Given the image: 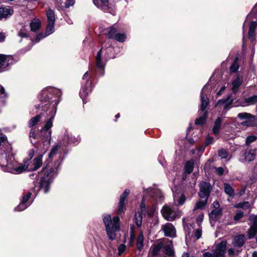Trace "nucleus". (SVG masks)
<instances>
[{
  "mask_svg": "<svg viewBox=\"0 0 257 257\" xmlns=\"http://www.w3.org/2000/svg\"><path fill=\"white\" fill-rule=\"evenodd\" d=\"M174 254L171 241L160 242L151 246L148 257H166Z\"/></svg>",
  "mask_w": 257,
  "mask_h": 257,
  "instance_id": "obj_1",
  "label": "nucleus"
},
{
  "mask_svg": "<svg viewBox=\"0 0 257 257\" xmlns=\"http://www.w3.org/2000/svg\"><path fill=\"white\" fill-rule=\"evenodd\" d=\"M103 220L106 227L108 238L110 240L114 239L116 236L115 232L119 228V217L115 216L112 220L110 215L108 214L103 216Z\"/></svg>",
  "mask_w": 257,
  "mask_h": 257,
  "instance_id": "obj_2",
  "label": "nucleus"
},
{
  "mask_svg": "<svg viewBox=\"0 0 257 257\" xmlns=\"http://www.w3.org/2000/svg\"><path fill=\"white\" fill-rule=\"evenodd\" d=\"M43 171H45V175L41 179L40 188L44 189V193H47L49 190L50 184L56 174L53 168H50L49 172H47L45 169H44Z\"/></svg>",
  "mask_w": 257,
  "mask_h": 257,
  "instance_id": "obj_3",
  "label": "nucleus"
},
{
  "mask_svg": "<svg viewBox=\"0 0 257 257\" xmlns=\"http://www.w3.org/2000/svg\"><path fill=\"white\" fill-rule=\"evenodd\" d=\"M161 213L164 218L170 221H173L180 216V212L178 210L173 209L168 206H164L161 210Z\"/></svg>",
  "mask_w": 257,
  "mask_h": 257,
  "instance_id": "obj_4",
  "label": "nucleus"
},
{
  "mask_svg": "<svg viewBox=\"0 0 257 257\" xmlns=\"http://www.w3.org/2000/svg\"><path fill=\"white\" fill-rule=\"evenodd\" d=\"M226 241H222L218 243L216 247V249L211 253L209 252H206L203 254L204 257H224L226 251Z\"/></svg>",
  "mask_w": 257,
  "mask_h": 257,
  "instance_id": "obj_5",
  "label": "nucleus"
},
{
  "mask_svg": "<svg viewBox=\"0 0 257 257\" xmlns=\"http://www.w3.org/2000/svg\"><path fill=\"white\" fill-rule=\"evenodd\" d=\"M56 110L54 109V114H53L50 117V119L46 122L43 128L42 131H41V135H44V137L41 139V140L45 141H49L51 139V131L49 130L52 126L53 119L55 115Z\"/></svg>",
  "mask_w": 257,
  "mask_h": 257,
  "instance_id": "obj_6",
  "label": "nucleus"
},
{
  "mask_svg": "<svg viewBox=\"0 0 257 257\" xmlns=\"http://www.w3.org/2000/svg\"><path fill=\"white\" fill-rule=\"evenodd\" d=\"M200 192L199 195L201 199L207 200L212 189L211 184L206 182H201L199 184Z\"/></svg>",
  "mask_w": 257,
  "mask_h": 257,
  "instance_id": "obj_7",
  "label": "nucleus"
},
{
  "mask_svg": "<svg viewBox=\"0 0 257 257\" xmlns=\"http://www.w3.org/2000/svg\"><path fill=\"white\" fill-rule=\"evenodd\" d=\"M237 117L240 120H245L240 123V124L244 126H251L253 125L255 116L247 112L239 113Z\"/></svg>",
  "mask_w": 257,
  "mask_h": 257,
  "instance_id": "obj_8",
  "label": "nucleus"
},
{
  "mask_svg": "<svg viewBox=\"0 0 257 257\" xmlns=\"http://www.w3.org/2000/svg\"><path fill=\"white\" fill-rule=\"evenodd\" d=\"M248 220L250 221L249 228L248 230V237L250 239L253 238L257 233V215L251 214Z\"/></svg>",
  "mask_w": 257,
  "mask_h": 257,
  "instance_id": "obj_9",
  "label": "nucleus"
},
{
  "mask_svg": "<svg viewBox=\"0 0 257 257\" xmlns=\"http://www.w3.org/2000/svg\"><path fill=\"white\" fill-rule=\"evenodd\" d=\"M13 63V59L11 56L0 54V72L4 71Z\"/></svg>",
  "mask_w": 257,
  "mask_h": 257,
  "instance_id": "obj_10",
  "label": "nucleus"
},
{
  "mask_svg": "<svg viewBox=\"0 0 257 257\" xmlns=\"http://www.w3.org/2000/svg\"><path fill=\"white\" fill-rule=\"evenodd\" d=\"M162 230L164 231L166 236L173 237L176 236V230L173 225L167 223L162 226Z\"/></svg>",
  "mask_w": 257,
  "mask_h": 257,
  "instance_id": "obj_11",
  "label": "nucleus"
},
{
  "mask_svg": "<svg viewBox=\"0 0 257 257\" xmlns=\"http://www.w3.org/2000/svg\"><path fill=\"white\" fill-rule=\"evenodd\" d=\"M128 193L129 191H127V190H125L120 197L119 202L117 210V213L119 215L121 214L122 212H124V210L125 209L124 202Z\"/></svg>",
  "mask_w": 257,
  "mask_h": 257,
  "instance_id": "obj_12",
  "label": "nucleus"
},
{
  "mask_svg": "<svg viewBox=\"0 0 257 257\" xmlns=\"http://www.w3.org/2000/svg\"><path fill=\"white\" fill-rule=\"evenodd\" d=\"M222 215V211L221 208L212 210L209 213V219L210 222H215L218 220Z\"/></svg>",
  "mask_w": 257,
  "mask_h": 257,
  "instance_id": "obj_13",
  "label": "nucleus"
},
{
  "mask_svg": "<svg viewBox=\"0 0 257 257\" xmlns=\"http://www.w3.org/2000/svg\"><path fill=\"white\" fill-rule=\"evenodd\" d=\"M256 149H247L244 153V160L246 162H250L253 161L256 156Z\"/></svg>",
  "mask_w": 257,
  "mask_h": 257,
  "instance_id": "obj_14",
  "label": "nucleus"
},
{
  "mask_svg": "<svg viewBox=\"0 0 257 257\" xmlns=\"http://www.w3.org/2000/svg\"><path fill=\"white\" fill-rule=\"evenodd\" d=\"M245 241V237L243 234H240L233 238L232 244L235 247H240L243 245Z\"/></svg>",
  "mask_w": 257,
  "mask_h": 257,
  "instance_id": "obj_15",
  "label": "nucleus"
},
{
  "mask_svg": "<svg viewBox=\"0 0 257 257\" xmlns=\"http://www.w3.org/2000/svg\"><path fill=\"white\" fill-rule=\"evenodd\" d=\"M205 88L203 87L202 91L201 92V105H200V110L201 112H206L205 110L206 107L209 104V100L206 95H204L203 93V91L204 90Z\"/></svg>",
  "mask_w": 257,
  "mask_h": 257,
  "instance_id": "obj_16",
  "label": "nucleus"
},
{
  "mask_svg": "<svg viewBox=\"0 0 257 257\" xmlns=\"http://www.w3.org/2000/svg\"><path fill=\"white\" fill-rule=\"evenodd\" d=\"M93 2L96 6L104 11L110 8L108 0H93Z\"/></svg>",
  "mask_w": 257,
  "mask_h": 257,
  "instance_id": "obj_17",
  "label": "nucleus"
},
{
  "mask_svg": "<svg viewBox=\"0 0 257 257\" xmlns=\"http://www.w3.org/2000/svg\"><path fill=\"white\" fill-rule=\"evenodd\" d=\"M231 96L228 95L226 98L219 99L217 102V104H224V109L226 111L229 108L230 105H231L233 102V99H230Z\"/></svg>",
  "mask_w": 257,
  "mask_h": 257,
  "instance_id": "obj_18",
  "label": "nucleus"
},
{
  "mask_svg": "<svg viewBox=\"0 0 257 257\" xmlns=\"http://www.w3.org/2000/svg\"><path fill=\"white\" fill-rule=\"evenodd\" d=\"M38 131L34 130H31L29 134V137L32 144L33 145L36 144L37 142L39 141L40 138H42L44 135H41V132L39 136H38Z\"/></svg>",
  "mask_w": 257,
  "mask_h": 257,
  "instance_id": "obj_19",
  "label": "nucleus"
},
{
  "mask_svg": "<svg viewBox=\"0 0 257 257\" xmlns=\"http://www.w3.org/2000/svg\"><path fill=\"white\" fill-rule=\"evenodd\" d=\"M56 3L61 8H69L74 5V0H56Z\"/></svg>",
  "mask_w": 257,
  "mask_h": 257,
  "instance_id": "obj_20",
  "label": "nucleus"
},
{
  "mask_svg": "<svg viewBox=\"0 0 257 257\" xmlns=\"http://www.w3.org/2000/svg\"><path fill=\"white\" fill-rule=\"evenodd\" d=\"M243 78L241 76H238L236 78L232 81V87L231 88L232 91L236 93L238 91V87L240 86L242 83Z\"/></svg>",
  "mask_w": 257,
  "mask_h": 257,
  "instance_id": "obj_21",
  "label": "nucleus"
},
{
  "mask_svg": "<svg viewBox=\"0 0 257 257\" xmlns=\"http://www.w3.org/2000/svg\"><path fill=\"white\" fill-rule=\"evenodd\" d=\"M256 25L257 23L256 22H251L249 26L248 38L251 41H253L254 40L255 36V30L256 27Z\"/></svg>",
  "mask_w": 257,
  "mask_h": 257,
  "instance_id": "obj_22",
  "label": "nucleus"
},
{
  "mask_svg": "<svg viewBox=\"0 0 257 257\" xmlns=\"http://www.w3.org/2000/svg\"><path fill=\"white\" fill-rule=\"evenodd\" d=\"M221 124H222L221 118L219 117L216 119V120L214 122V126L212 128L213 133L215 136L218 135L219 131H220L221 126Z\"/></svg>",
  "mask_w": 257,
  "mask_h": 257,
  "instance_id": "obj_23",
  "label": "nucleus"
},
{
  "mask_svg": "<svg viewBox=\"0 0 257 257\" xmlns=\"http://www.w3.org/2000/svg\"><path fill=\"white\" fill-rule=\"evenodd\" d=\"M13 14V11L9 8H0V19L5 18L11 16Z\"/></svg>",
  "mask_w": 257,
  "mask_h": 257,
  "instance_id": "obj_24",
  "label": "nucleus"
},
{
  "mask_svg": "<svg viewBox=\"0 0 257 257\" xmlns=\"http://www.w3.org/2000/svg\"><path fill=\"white\" fill-rule=\"evenodd\" d=\"M144 235L142 231H140L137 239V247L141 250L144 247Z\"/></svg>",
  "mask_w": 257,
  "mask_h": 257,
  "instance_id": "obj_25",
  "label": "nucleus"
},
{
  "mask_svg": "<svg viewBox=\"0 0 257 257\" xmlns=\"http://www.w3.org/2000/svg\"><path fill=\"white\" fill-rule=\"evenodd\" d=\"M207 111L206 112H200L199 117L195 120V123L196 124H203L205 123L207 116Z\"/></svg>",
  "mask_w": 257,
  "mask_h": 257,
  "instance_id": "obj_26",
  "label": "nucleus"
},
{
  "mask_svg": "<svg viewBox=\"0 0 257 257\" xmlns=\"http://www.w3.org/2000/svg\"><path fill=\"white\" fill-rule=\"evenodd\" d=\"M146 191L147 193H150V195L152 196L153 198L157 199V198L161 197L162 195V193L159 190L157 189H146Z\"/></svg>",
  "mask_w": 257,
  "mask_h": 257,
  "instance_id": "obj_27",
  "label": "nucleus"
},
{
  "mask_svg": "<svg viewBox=\"0 0 257 257\" xmlns=\"http://www.w3.org/2000/svg\"><path fill=\"white\" fill-rule=\"evenodd\" d=\"M224 189L225 193L230 197H233L234 195V191L230 184L224 183Z\"/></svg>",
  "mask_w": 257,
  "mask_h": 257,
  "instance_id": "obj_28",
  "label": "nucleus"
},
{
  "mask_svg": "<svg viewBox=\"0 0 257 257\" xmlns=\"http://www.w3.org/2000/svg\"><path fill=\"white\" fill-rule=\"evenodd\" d=\"M174 199L177 205H182L186 200V197L183 194H181L180 197L177 196L176 194H174Z\"/></svg>",
  "mask_w": 257,
  "mask_h": 257,
  "instance_id": "obj_29",
  "label": "nucleus"
},
{
  "mask_svg": "<svg viewBox=\"0 0 257 257\" xmlns=\"http://www.w3.org/2000/svg\"><path fill=\"white\" fill-rule=\"evenodd\" d=\"M194 168V161L193 160L187 161L185 165V171L187 174H190Z\"/></svg>",
  "mask_w": 257,
  "mask_h": 257,
  "instance_id": "obj_30",
  "label": "nucleus"
},
{
  "mask_svg": "<svg viewBox=\"0 0 257 257\" xmlns=\"http://www.w3.org/2000/svg\"><path fill=\"white\" fill-rule=\"evenodd\" d=\"M41 26V22L38 19H34L30 24L31 30L35 31L38 30Z\"/></svg>",
  "mask_w": 257,
  "mask_h": 257,
  "instance_id": "obj_31",
  "label": "nucleus"
},
{
  "mask_svg": "<svg viewBox=\"0 0 257 257\" xmlns=\"http://www.w3.org/2000/svg\"><path fill=\"white\" fill-rule=\"evenodd\" d=\"M105 34L109 38H114L116 34V30L115 29L113 28V27H111L106 30Z\"/></svg>",
  "mask_w": 257,
  "mask_h": 257,
  "instance_id": "obj_32",
  "label": "nucleus"
},
{
  "mask_svg": "<svg viewBox=\"0 0 257 257\" xmlns=\"http://www.w3.org/2000/svg\"><path fill=\"white\" fill-rule=\"evenodd\" d=\"M34 170L38 169L42 164V156L39 155L34 160Z\"/></svg>",
  "mask_w": 257,
  "mask_h": 257,
  "instance_id": "obj_33",
  "label": "nucleus"
},
{
  "mask_svg": "<svg viewBox=\"0 0 257 257\" xmlns=\"http://www.w3.org/2000/svg\"><path fill=\"white\" fill-rule=\"evenodd\" d=\"M202 200L199 201L196 203L194 209L193 211H195L198 209H202L203 208L207 201V200H205V199H202Z\"/></svg>",
  "mask_w": 257,
  "mask_h": 257,
  "instance_id": "obj_34",
  "label": "nucleus"
},
{
  "mask_svg": "<svg viewBox=\"0 0 257 257\" xmlns=\"http://www.w3.org/2000/svg\"><path fill=\"white\" fill-rule=\"evenodd\" d=\"M47 22L55 23V15L54 12L49 9L47 12Z\"/></svg>",
  "mask_w": 257,
  "mask_h": 257,
  "instance_id": "obj_35",
  "label": "nucleus"
},
{
  "mask_svg": "<svg viewBox=\"0 0 257 257\" xmlns=\"http://www.w3.org/2000/svg\"><path fill=\"white\" fill-rule=\"evenodd\" d=\"M245 103L249 105L254 104L257 102V95L251 96L248 98H245L244 99Z\"/></svg>",
  "mask_w": 257,
  "mask_h": 257,
  "instance_id": "obj_36",
  "label": "nucleus"
},
{
  "mask_svg": "<svg viewBox=\"0 0 257 257\" xmlns=\"http://www.w3.org/2000/svg\"><path fill=\"white\" fill-rule=\"evenodd\" d=\"M238 58H236L230 66V71L232 73L236 72L239 68V65L237 63Z\"/></svg>",
  "mask_w": 257,
  "mask_h": 257,
  "instance_id": "obj_37",
  "label": "nucleus"
},
{
  "mask_svg": "<svg viewBox=\"0 0 257 257\" xmlns=\"http://www.w3.org/2000/svg\"><path fill=\"white\" fill-rule=\"evenodd\" d=\"M41 117V115H38L33 118H32L29 122V125L30 127H32L36 124L40 120Z\"/></svg>",
  "mask_w": 257,
  "mask_h": 257,
  "instance_id": "obj_38",
  "label": "nucleus"
},
{
  "mask_svg": "<svg viewBox=\"0 0 257 257\" xmlns=\"http://www.w3.org/2000/svg\"><path fill=\"white\" fill-rule=\"evenodd\" d=\"M61 143L57 144L55 146H54L52 149L49 155V157L50 158H52L54 155L57 154L58 149L61 147Z\"/></svg>",
  "mask_w": 257,
  "mask_h": 257,
  "instance_id": "obj_39",
  "label": "nucleus"
},
{
  "mask_svg": "<svg viewBox=\"0 0 257 257\" xmlns=\"http://www.w3.org/2000/svg\"><path fill=\"white\" fill-rule=\"evenodd\" d=\"M133 227H134L133 226H131V227L130 238V242H129L130 246H133L134 244L135 238H136Z\"/></svg>",
  "mask_w": 257,
  "mask_h": 257,
  "instance_id": "obj_40",
  "label": "nucleus"
},
{
  "mask_svg": "<svg viewBox=\"0 0 257 257\" xmlns=\"http://www.w3.org/2000/svg\"><path fill=\"white\" fill-rule=\"evenodd\" d=\"M27 168V167H26L25 165H21L18 167H16L14 171V173L15 174H20L23 172H24L25 170H26Z\"/></svg>",
  "mask_w": 257,
  "mask_h": 257,
  "instance_id": "obj_41",
  "label": "nucleus"
},
{
  "mask_svg": "<svg viewBox=\"0 0 257 257\" xmlns=\"http://www.w3.org/2000/svg\"><path fill=\"white\" fill-rule=\"evenodd\" d=\"M54 25V23L47 22V26L46 28V33H47V35H50L53 32Z\"/></svg>",
  "mask_w": 257,
  "mask_h": 257,
  "instance_id": "obj_42",
  "label": "nucleus"
},
{
  "mask_svg": "<svg viewBox=\"0 0 257 257\" xmlns=\"http://www.w3.org/2000/svg\"><path fill=\"white\" fill-rule=\"evenodd\" d=\"M114 39L120 42H123L125 40L126 36L124 34L117 33L115 35Z\"/></svg>",
  "mask_w": 257,
  "mask_h": 257,
  "instance_id": "obj_43",
  "label": "nucleus"
},
{
  "mask_svg": "<svg viewBox=\"0 0 257 257\" xmlns=\"http://www.w3.org/2000/svg\"><path fill=\"white\" fill-rule=\"evenodd\" d=\"M142 218L143 216L141 214H136L135 215L136 224L138 227H140L142 224Z\"/></svg>",
  "mask_w": 257,
  "mask_h": 257,
  "instance_id": "obj_44",
  "label": "nucleus"
},
{
  "mask_svg": "<svg viewBox=\"0 0 257 257\" xmlns=\"http://www.w3.org/2000/svg\"><path fill=\"white\" fill-rule=\"evenodd\" d=\"M27 207V206L26 205L25 203L21 202V203L16 207L15 208V210L21 211L24 210Z\"/></svg>",
  "mask_w": 257,
  "mask_h": 257,
  "instance_id": "obj_45",
  "label": "nucleus"
},
{
  "mask_svg": "<svg viewBox=\"0 0 257 257\" xmlns=\"http://www.w3.org/2000/svg\"><path fill=\"white\" fill-rule=\"evenodd\" d=\"M218 155L222 159L226 158L227 156V153L225 150L220 149L218 151Z\"/></svg>",
  "mask_w": 257,
  "mask_h": 257,
  "instance_id": "obj_46",
  "label": "nucleus"
},
{
  "mask_svg": "<svg viewBox=\"0 0 257 257\" xmlns=\"http://www.w3.org/2000/svg\"><path fill=\"white\" fill-rule=\"evenodd\" d=\"M96 64L98 68L100 69H103L104 67V65L101 61V58L96 59Z\"/></svg>",
  "mask_w": 257,
  "mask_h": 257,
  "instance_id": "obj_47",
  "label": "nucleus"
},
{
  "mask_svg": "<svg viewBox=\"0 0 257 257\" xmlns=\"http://www.w3.org/2000/svg\"><path fill=\"white\" fill-rule=\"evenodd\" d=\"M126 249V245L123 243L120 244L118 247V254L121 255L122 254Z\"/></svg>",
  "mask_w": 257,
  "mask_h": 257,
  "instance_id": "obj_48",
  "label": "nucleus"
},
{
  "mask_svg": "<svg viewBox=\"0 0 257 257\" xmlns=\"http://www.w3.org/2000/svg\"><path fill=\"white\" fill-rule=\"evenodd\" d=\"M256 137L255 136H250L246 139V144L247 145L251 143L256 140Z\"/></svg>",
  "mask_w": 257,
  "mask_h": 257,
  "instance_id": "obj_49",
  "label": "nucleus"
},
{
  "mask_svg": "<svg viewBox=\"0 0 257 257\" xmlns=\"http://www.w3.org/2000/svg\"><path fill=\"white\" fill-rule=\"evenodd\" d=\"M243 212L241 211H238L236 214L234 216V220L238 221L243 216Z\"/></svg>",
  "mask_w": 257,
  "mask_h": 257,
  "instance_id": "obj_50",
  "label": "nucleus"
},
{
  "mask_svg": "<svg viewBox=\"0 0 257 257\" xmlns=\"http://www.w3.org/2000/svg\"><path fill=\"white\" fill-rule=\"evenodd\" d=\"M89 91H90L89 89H88L87 87H86V86H85L83 88L82 90L81 91H80V92L81 97H83V96H84L87 95L88 94V93L89 92Z\"/></svg>",
  "mask_w": 257,
  "mask_h": 257,
  "instance_id": "obj_51",
  "label": "nucleus"
},
{
  "mask_svg": "<svg viewBox=\"0 0 257 257\" xmlns=\"http://www.w3.org/2000/svg\"><path fill=\"white\" fill-rule=\"evenodd\" d=\"M32 193L31 192H28L26 195L23 197V199L22 202L26 204V203L28 201L30 196H31Z\"/></svg>",
  "mask_w": 257,
  "mask_h": 257,
  "instance_id": "obj_52",
  "label": "nucleus"
},
{
  "mask_svg": "<svg viewBox=\"0 0 257 257\" xmlns=\"http://www.w3.org/2000/svg\"><path fill=\"white\" fill-rule=\"evenodd\" d=\"M249 206L250 205L248 202H244L239 204V207L244 209L248 208Z\"/></svg>",
  "mask_w": 257,
  "mask_h": 257,
  "instance_id": "obj_53",
  "label": "nucleus"
},
{
  "mask_svg": "<svg viewBox=\"0 0 257 257\" xmlns=\"http://www.w3.org/2000/svg\"><path fill=\"white\" fill-rule=\"evenodd\" d=\"M202 234V231L200 229H197L195 232V236L196 239H199L201 237Z\"/></svg>",
  "mask_w": 257,
  "mask_h": 257,
  "instance_id": "obj_54",
  "label": "nucleus"
},
{
  "mask_svg": "<svg viewBox=\"0 0 257 257\" xmlns=\"http://www.w3.org/2000/svg\"><path fill=\"white\" fill-rule=\"evenodd\" d=\"M224 170L222 167H218L216 168V172L219 176L222 175L224 173Z\"/></svg>",
  "mask_w": 257,
  "mask_h": 257,
  "instance_id": "obj_55",
  "label": "nucleus"
},
{
  "mask_svg": "<svg viewBox=\"0 0 257 257\" xmlns=\"http://www.w3.org/2000/svg\"><path fill=\"white\" fill-rule=\"evenodd\" d=\"M214 141V139L209 136H208L206 139L205 143L207 145L211 144Z\"/></svg>",
  "mask_w": 257,
  "mask_h": 257,
  "instance_id": "obj_56",
  "label": "nucleus"
},
{
  "mask_svg": "<svg viewBox=\"0 0 257 257\" xmlns=\"http://www.w3.org/2000/svg\"><path fill=\"white\" fill-rule=\"evenodd\" d=\"M46 36V35H43V34H39L37 36L36 38V42H39V41L44 38Z\"/></svg>",
  "mask_w": 257,
  "mask_h": 257,
  "instance_id": "obj_57",
  "label": "nucleus"
},
{
  "mask_svg": "<svg viewBox=\"0 0 257 257\" xmlns=\"http://www.w3.org/2000/svg\"><path fill=\"white\" fill-rule=\"evenodd\" d=\"M19 36H20L22 38L27 37V34L26 32L24 31L21 30L19 32Z\"/></svg>",
  "mask_w": 257,
  "mask_h": 257,
  "instance_id": "obj_58",
  "label": "nucleus"
},
{
  "mask_svg": "<svg viewBox=\"0 0 257 257\" xmlns=\"http://www.w3.org/2000/svg\"><path fill=\"white\" fill-rule=\"evenodd\" d=\"M7 140V137L2 135H0V146L2 145Z\"/></svg>",
  "mask_w": 257,
  "mask_h": 257,
  "instance_id": "obj_59",
  "label": "nucleus"
},
{
  "mask_svg": "<svg viewBox=\"0 0 257 257\" xmlns=\"http://www.w3.org/2000/svg\"><path fill=\"white\" fill-rule=\"evenodd\" d=\"M61 164V161L58 160L57 162L55 163L54 167H55V169L57 170L59 169V167L60 166Z\"/></svg>",
  "mask_w": 257,
  "mask_h": 257,
  "instance_id": "obj_60",
  "label": "nucleus"
},
{
  "mask_svg": "<svg viewBox=\"0 0 257 257\" xmlns=\"http://www.w3.org/2000/svg\"><path fill=\"white\" fill-rule=\"evenodd\" d=\"M146 213V208L142 207H141V208L140 209V212L138 214H141L142 216H143V215L145 216Z\"/></svg>",
  "mask_w": 257,
  "mask_h": 257,
  "instance_id": "obj_61",
  "label": "nucleus"
},
{
  "mask_svg": "<svg viewBox=\"0 0 257 257\" xmlns=\"http://www.w3.org/2000/svg\"><path fill=\"white\" fill-rule=\"evenodd\" d=\"M228 254L229 256H233L235 254V251L233 248H229L228 250Z\"/></svg>",
  "mask_w": 257,
  "mask_h": 257,
  "instance_id": "obj_62",
  "label": "nucleus"
},
{
  "mask_svg": "<svg viewBox=\"0 0 257 257\" xmlns=\"http://www.w3.org/2000/svg\"><path fill=\"white\" fill-rule=\"evenodd\" d=\"M101 54H102V49H100L97 53L96 59H98L99 58H101Z\"/></svg>",
  "mask_w": 257,
  "mask_h": 257,
  "instance_id": "obj_63",
  "label": "nucleus"
},
{
  "mask_svg": "<svg viewBox=\"0 0 257 257\" xmlns=\"http://www.w3.org/2000/svg\"><path fill=\"white\" fill-rule=\"evenodd\" d=\"M245 189H246V187L245 186H244L240 191L239 194V195L240 196H242L243 195L244 193H245Z\"/></svg>",
  "mask_w": 257,
  "mask_h": 257,
  "instance_id": "obj_64",
  "label": "nucleus"
}]
</instances>
